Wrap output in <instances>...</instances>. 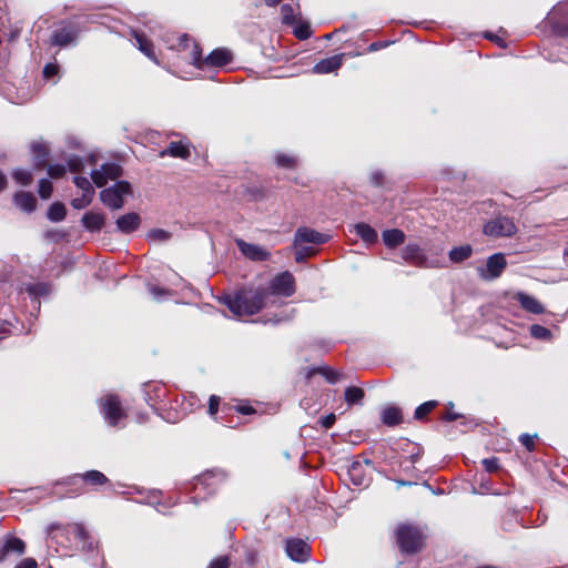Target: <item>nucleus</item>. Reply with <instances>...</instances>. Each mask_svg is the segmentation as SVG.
I'll return each instance as SVG.
<instances>
[{
	"label": "nucleus",
	"mask_w": 568,
	"mask_h": 568,
	"mask_svg": "<svg viewBox=\"0 0 568 568\" xmlns=\"http://www.w3.org/2000/svg\"><path fill=\"white\" fill-rule=\"evenodd\" d=\"M149 291L154 297H158L159 295L162 294V291L155 286H151Z\"/></svg>",
	"instance_id": "nucleus-55"
},
{
	"label": "nucleus",
	"mask_w": 568,
	"mask_h": 568,
	"mask_svg": "<svg viewBox=\"0 0 568 568\" xmlns=\"http://www.w3.org/2000/svg\"><path fill=\"white\" fill-rule=\"evenodd\" d=\"M387 45V42H373L369 47H368V51L371 52H374V51H377L382 48H385Z\"/></svg>",
	"instance_id": "nucleus-52"
},
{
	"label": "nucleus",
	"mask_w": 568,
	"mask_h": 568,
	"mask_svg": "<svg viewBox=\"0 0 568 568\" xmlns=\"http://www.w3.org/2000/svg\"><path fill=\"white\" fill-rule=\"evenodd\" d=\"M236 245L241 253L252 261H265L270 257V252L260 245L247 243L244 240H236Z\"/></svg>",
	"instance_id": "nucleus-12"
},
{
	"label": "nucleus",
	"mask_w": 568,
	"mask_h": 568,
	"mask_svg": "<svg viewBox=\"0 0 568 568\" xmlns=\"http://www.w3.org/2000/svg\"><path fill=\"white\" fill-rule=\"evenodd\" d=\"M312 252L308 250V248H305V250H298L296 253H295V260L296 262H302L305 256L307 254H311Z\"/></svg>",
	"instance_id": "nucleus-51"
},
{
	"label": "nucleus",
	"mask_w": 568,
	"mask_h": 568,
	"mask_svg": "<svg viewBox=\"0 0 568 568\" xmlns=\"http://www.w3.org/2000/svg\"><path fill=\"white\" fill-rule=\"evenodd\" d=\"M483 465L488 473H493L498 469V459L495 457L486 458L483 460Z\"/></svg>",
	"instance_id": "nucleus-43"
},
{
	"label": "nucleus",
	"mask_w": 568,
	"mask_h": 568,
	"mask_svg": "<svg viewBox=\"0 0 568 568\" xmlns=\"http://www.w3.org/2000/svg\"><path fill=\"white\" fill-rule=\"evenodd\" d=\"M102 413L111 426H115L124 416L120 400L114 395H106L101 399Z\"/></svg>",
	"instance_id": "nucleus-8"
},
{
	"label": "nucleus",
	"mask_w": 568,
	"mask_h": 568,
	"mask_svg": "<svg viewBox=\"0 0 568 568\" xmlns=\"http://www.w3.org/2000/svg\"><path fill=\"white\" fill-rule=\"evenodd\" d=\"M328 241V235L320 233L317 231L303 227L298 229L295 233V244L301 243H314V244H322Z\"/></svg>",
	"instance_id": "nucleus-14"
},
{
	"label": "nucleus",
	"mask_w": 568,
	"mask_h": 568,
	"mask_svg": "<svg viewBox=\"0 0 568 568\" xmlns=\"http://www.w3.org/2000/svg\"><path fill=\"white\" fill-rule=\"evenodd\" d=\"M31 151L34 154L37 165L44 164L48 154L47 145L43 142H33L31 144Z\"/></svg>",
	"instance_id": "nucleus-30"
},
{
	"label": "nucleus",
	"mask_w": 568,
	"mask_h": 568,
	"mask_svg": "<svg viewBox=\"0 0 568 568\" xmlns=\"http://www.w3.org/2000/svg\"><path fill=\"white\" fill-rule=\"evenodd\" d=\"M437 406L436 400H429L419 405L415 410V418L422 419Z\"/></svg>",
	"instance_id": "nucleus-36"
},
{
	"label": "nucleus",
	"mask_w": 568,
	"mask_h": 568,
	"mask_svg": "<svg viewBox=\"0 0 568 568\" xmlns=\"http://www.w3.org/2000/svg\"><path fill=\"white\" fill-rule=\"evenodd\" d=\"M74 184L81 190L82 194H91L94 195V189L91 182L83 176H75Z\"/></svg>",
	"instance_id": "nucleus-35"
},
{
	"label": "nucleus",
	"mask_w": 568,
	"mask_h": 568,
	"mask_svg": "<svg viewBox=\"0 0 568 568\" xmlns=\"http://www.w3.org/2000/svg\"><path fill=\"white\" fill-rule=\"evenodd\" d=\"M77 37L74 29L70 26H64L57 30L52 36V43L59 47L71 43Z\"/></svg>",
	"instance_id": "nucleus-19"
},
{
	"label": "nucleus",
	"mask_w": 568,
	"mask_h": 568,
	"mask_svg": "<svg viewBox=\"0 0 568 568\" xmlns=\"http://www.w3.org/2000/svg\"><path fill=\"white\" fill-rule=\"evenodd\" d=\"M59 67L54 63H49L43 68L44 78L49 79L55 74H58Z\"/></svg>",
	"instance_id": "nucleus-45"
},
{
	"label": "nucleus",
	"mask_w": 568,
	"mask_h": 568,
	"mask_svg": "<svg viewBox=\"0 0 568 568\" xmlns=\"http://www.w3.org/2000/svg\"><path fill=\"white\" fill-rule=\"evenodd\" d=\"M83 226L91 231H99L104 224V216L99 213L88 212L82 217Z\"/></svg>",
	"instance_id": "nucleus-24"
},
{
	"label": "nucleus",
	"mask_w": 568,
	"mask_h": 568,
	"mask_svg": "<svg viewBox=\"0 0 568 568\" xmlns=\"http://www.w3.org/2000/svg\"><path fill=\"white\" fill-rule=\"evenodd\" d=\"M275 161L278 166L287 169L294 168L296 164V159L287 154H277Z\"/></svg>",
	"instance_id": "nucleus-37"
},
{
	"label": "nucleus",
	"mask_w": 568,
	"mask_h": 568,
	"mask_svg": "<svg viewBox=\"0 0 568 568\" xmlns=\"http://www.w3.org/2000/svg\"><path fill=\"white\" fill-rule=\"evenodd\" d=\"M286 552L294 561L303 562L310 556V547L301 539H291L286 542Z\"/></svg>",
	"instance_id": "nucleus-13"
},
{
	"label": "nucleus",
	"mask_w": 568,
	"mask_h": 568,
	"mask_svg": "<svg viewBox=\"0 0 568 568\" xmlns=\"http://www.w3.org/2000/svg\"><path fill=\"white\" fill-rule=\"evenodd\" d=\"M515 297L525 311L531 314L545 313L544 305L536 297L528 295L524 292H518Z\"/></svg>",
	"instance_id": "nucleus-16"
},
{
	"label": "nucleus",
	"mask_w": 568,
	"mask_h": 568,
	"mask_svg": "<svg viewBox=\"0 0 568 568\" xmlns=\"http://www.w3.org/2000/svg\"><path fill=\"white\" fill-rule=\"evenodd\" d=\"M484 234L493 237H509L517 232L514 221L506 216H499L488 221L484 225Z\"/></svg>",
	"instance_id": "nucleus-7"
},
{
	"label": "nucleus",
	"mask_w": 568,
	"mask_h": 568,
	"mask_svg": "<svg viewBox=\"0 0 568 568\" xmlns=\"http://www.w3.org/2000/svg\"><path fill=\"white\" fill-rule=\"evenodd\" d=\"M357 468H358V467H357V465H354V466L352 467V469H351V475H352V476H353L354 471H356V470H357Z\"/></svg>",
	"instance_id": "nucleus-59"
},
{
	"label": "nucleus",
	"mask_w": 568,
	"mask_h": 568,
	"mask_svg": "<svg viewBox=\"0 0 568 568\" xmlns=\"http://www.w3.org/2000/svg\"><path fill=\"white\" fill-rule=\"evenodd\" d=\"M224 303L235 316L253 315L265 306L266 293L240 292L234 296H226Z\"/></svg>",
	"instance_id": "nucleus-1"
},
{
	"label": "nucleus",
	"mask_w": 568,
	"mask_h": 568,
	"mask_svg": "<svg viewBox=\"0 0 568 568\" xmlns=\"http://www.w3.org/2000/svg\"><path fill=\"white\" fill-rule=\"evenodd\" d=\"M131 193V186L125 181L115 182L112 186L101 191L100 197L103 204L118 210L124 204V197Z\"/></svg>",
	"instance_id": "nucleus-5"
},
{
	"label": "nucleus",
	"mask_w": 568,
	"mask_h": 568,
	"mask_svg": "<svg viewBox=\"0 0 568 568\" xmlns=\"http://www.w3.org/2000/svg\"><path fill=\"white\" fill-rule=\"evenodd\" d=\"M14 204L27 213L34 211L37 206V199L30 192H18L13 197Z\"/></svg>",
	"instance_id": "nucleus-17"
},
{
	"label": "nucleus",
	"mask_w": 568,
	"mask_h": 568,
	"mask_svg": "<svg viewBox=\"0 0 568 568\" xmlns=\"http://www.w3.org/2000/svg\"><path fill=\"white\" fill-rule=\"evenodd\" d=\"M7 184H8L7 176H6V174H3L0 171V192L3 191L7 187Z\"/></svg>",
	"instance_id": "nucleus-54"
},
{
	"label": "nucleus",
	"mask_w": 568,
	"mask_h": 568,
	"mask_svg": "<svg viewBox=\"0 0 568 568\" xmlns=\"http://www.w3.org/2000/svg\"><path fill=\"white\" fill-rule=\"evenodd\" d=\"M75 528H77V531H78V534L80 536H82L84 534V530H83V528L81 526L78 525Z\"/></svg>",
	"instance_id": "nucleus-58"
},
{
	"label": "nucleus",
	"mask_w": 568,
	"mask_h": 568,
	"mask_svg": "<svg viewBox=\"0 0 568 568\" xmlns=\"http://www.w3.org/2000/svg\"><path fill=\"white\" fill-rule=\"evenodd\" d=\"M134 39L136 41L139 50L143 52L148 58L153 60L155 63H158V60L153 52L152 43L143 34L140 33H135Z\"/></svg>",
	"instance_id": "nucleus-28"
},
{
	"label": "nucleus",
	"mask_w": 568,
	"mask_h": 568,
	"mask_svg": "<svg viewBox=\"0 0 568 568\" xmlns=\"http://www.w3.org/2000/svg\"><path fill=\"white\" fill-rule=\"evenodd\" d=\"M264 1H265L266 6H268V7H275L281 2V0H264Z\"/></svg>",
	"instance_id": "nucleus-57"
},
{
	"label": "nucleus",
	"mask_w": 568,
	"mask_h": 568,
	"mask_svg": "<svg viewBox=\"0 0 568 568\" xmlns=\"http://www.w3.org/2000/svg\"><path fill=\"white\" fill-rule=\"evenodd\" d=\"M364 397V390L358 387H348L345 390V400L348 405L359 404Z\"/></svg>",
	"instance_id": "nucleus-32"
},
{
	"label": "nucleus",
	"mask_w": 568,
	"mask_h": 568,
	"mask_svg": "<svg viewBox=\"0 0 568 568\" xmlns=\"http://www.w3.org/2000/svg\"><path fill=\"white\" fill-rule=\"evenodd\" d=\"M374 184L378 185L382 183L383 174L381 172H375L371 176Z\"/></svg>",
	"instance_id": "nucleus-53"
},
{
	"label": "nucleus",
	"mask_w": 568,
	"mask_h": 568,
	"mask_svg": "<svg viewBox=\"0 0 568 568\" xmlns=\"http://www.w3.org/2000/svg\"><path fill=\"white\" fill-rule=\"evenodd\" d=\"M72 479H81L83 483L92 486H101L108 483V478L99 470H90L82 475H75Z\"/></svg>",
	"instance_id": "nucleus-22"
},
{
	"label": "nucleus",
	"mask_w": 568,
	"mask_h": 568,
	"mask_svg": "<svg viewBox=\"0 0 568 568\" xmlns=\"http://www.w3.org/2000/svg\"><path fill=\"white\" fill-rule=\"evenodd\" d=\"M169 154L174 158L186 159L190 156L189 145L182 141L171 142L169 148L162 152V155Z\"/></svg>",
	"instance_id": "nucleus-26"
},
{
	"label": "nucleus",
	"mask_w": 568,
	"mask_h": 568,
	"mask_svg": "<svg viewBox=\"0 0 568 568\" xmlns=\"http://www.w3.org/2000/svg\"><path fill=\"white\" fill-rule=\"evenodd\" d=\"M519 440L528 450H532L534 449L535 443H534V437L532 436H530L528 434H523L519 437Z\"/></svg>",
	"instance_id": "nucleus-46"
},
{
	"label": "nucleus",
	"mask_w": 568,
	"mask_h": 568,
	"mask_svg": "<svg viewBox=\"0 0 568 568\" xmlns=\"http://www.w3.org/2000/svg\"><path fill=\"white\" fill-rule=\"evenodd\" d=\"M473 248L470 245H462L454 247L449 251V260L453 263H462L463 261L470 257Z\"/></svg>",
	"instance_id": "nucleus-27"
},
{
	"label": "nucleus",
	"mask_w": 568,
	"mask_h": 568,
	"mask_svg": "<svg viewBox=\"0 0 568 568\" xmlns=\"http://www.w3.org/2000/svg\"><path fill=\"white\" fill-rule=\"evenodd\" d=\"M122 175V169L116 163H105L99 170L91 172V179L98 187L104 186L109 181H114Z\"/></svg>",
	"instance_id": "nucleus-9"
},
{
	"label": "nucleus",
	"mask_w": 568,
	"mask_h": 568,
	"mask_svg": "<svg viewBox=\"0 0 568 568\" xmlns=\"http://www.w3.org/2000/svg\"><path fill=\"white\" fill-rule=\"evenodd\" d=\"M402 257L403 260L420 267L439 266L437 262L429 261L417 244H407L402 251Z\"/></svg>",
	"instance_id": "nucleus-11"
},
{
	"label": "nucleus",
	"mask_w": 568,
	"mask_h": 568,
	"mask_svg": "<svg viewBox=\"0 0 568 568\" xmlns=\"http://www.w3.org/2000/svg\"><path fill=\"white\" fill-rule=\"evenodd\" d=\"M506 264L505 255L501 253H496L488 257L485 267L478 268V273L484 280H494L501 275Z\"/></svg>",
	"instance_id": "nucleus-10"
},
{
	"label": "nucleus",
	"mask_w": 568,
	"mask_h": 568,
	"mask_svg": "<svg viewBox=\"0 0 568 568\" xmlns=\"http://www.w3.org/2000/svg\"><path fill=\"white\" fill-rule=\"evenodd\" d=\"M402 419V412L398 407L387 406L382 410V420L387 426L397 425Z\"/></svg>",
	"instance_id": "nucleus-25"
},
{
	"label": "nucleus",
	"mask_w": 568,
	"mask_h": 568,
	"mask_svg": "<svg viewBox=\"0 0 568 568\" xmlns=\"http://www.w3.org/2000/svg\"><path fill=\"white\" fill-rule=\"evenodd\" d=\"M459 417L458 414H455L454 412H447L445 418L448 420H455Z\"/></svg>",
	"instance_id": "nucleus-56"
},
{
	"label": "nucleus",
	"mask_w": 568,
	"mask_h": 568,
	"mask_svg": "<svg viewBox=\"0 0 568 568\" xmlns=\"http://www.w3.org/2000/svg\"><path fill=\"white\" fill-rule=\"evenodd\" d=\"M26 551V544L23 540L17 537H9L6 539L3 548L0 552V561L4 559L6 554L16 552L22 555Z\"/></svg>",
	"instance_id": "nucleus-20"
},
{
	"label": "nucleus",
	"mask_w": 568,
	"mask_h": 568,
	"mask_svg": "<svg viewBox=\"0 0 568 568\" xmlns=\"http://www.w3.org/2000/svg\"><path fill=\"white\" fill-rule=\"evenodd\" d=\"M68 165H69L70 171H73V172H79L84 169V164H83L82 160L77 156L69 159Z\"/></svg>",
	"instance_id": "nucleus-41"
},
{
	"label": "nucleus",
	"mask_w": 568,
	"mask_h": 568,
	"mask_svg": "<svg viewBox=\"0 0 568 568\" xmlns=\"http://www.w3.org/2000/svg\"><path fill=\"white\" fill-rule=\"evenodd\" d=\"M529 332H530V335L535 339H539V341L548 342V341H551L554 337L550 329H548L547 327H544L541 325H538V324L531 325L529 328Z\"/></svg>",
	"instance_id": "nucleus-29"
},
{
	"label": "nucleus",
	"mask_w": 568,
	"mask_h": 568,
	"mask_svg": "<svg viewBox=\"0 0 568 568\" xmlns=\"http://www.w3.org/2000/svg\"><path fill=\"white\" fill-rule=\"evenodd\" d=\"M148 237L154 243H162L169 241L171 239V234L165 230L155 229L148 234Z\"/></svg>",
	"instance_id": "nucleus-34"
},
{
	"label": "nucleus",
	"mask_w": 568,
	"mask_h": 568,
	"mask_svg": "<svg viewBox=\"0 0 568 568\" xmlns=\"http://www.w3.org/2000/svg\"><path fill=\"white\" fill-rule=\"evenodd\" d=\"M207 568H229L227 557H219L211 561Z\"/></svg>",
	"instance_id": "nucleus-44"
},
{
	"label": "nucleus",
	"mask_w": 568,
	"mask_h": 568,
	"mask_svg": "<svg viewBox=\"0 0 568 568\" xmlns=\"http://www.w3.org/2000/svg\"><path fill=\"white\" fill-rule=\"evenodd\" d=\"M236 410L244 415H250V414L254 413L253 407L250 405H239V406H236Z\"/></svg>",
	"instance_id": "nucleus-50"
},
{
	"label": "nucleus",
	"mask_w": 568,
	"mask_h": 568,
	"mask_svg": "<svg viewBox=\"0 0 568 568\" xmlns=\"http://www.w3.org/2000/svg\"><path fill=\"white\" fill-rule=\"evenodd\" d=\"M38 564L33 558H24L14 568H37Z\"/></svg>",
	"instance_id": "nucleus-48"
},
{
	"label": "nucleus",
	"mask_w": 568,
	"mask_h": 568,
	"mask_svg": "<svg viewBox=\"0 0 568 568\" xmlns=\"http://www.w3.org/2000/svg\"><path fill=\"white\" fill-rule=\"evenodd\" d=\"M397 544L403 552L412 554L423 547V531L415 526L400 525L396 529Z\"/></svg>",
	"instance_id": "nucleus-4"
},
{
	"label": "nucleus",
	"mask_w": 568,
	"mask_h": 568,
	"mask_svg": "<svg viewBox=\"0 0 568 568\" xmlns=\"http://www.w3.org/2000/svg\"><path fill=\"white\" fill-rule=\"evenodd\" d=\"M405 241V234L398 229L386 230L383 232V242L386 246L393 248Z\"/></svg>",
	"instance_id": "nucleus-23"
},
{
	"label": "nucleus",
	"mask_w": 568,
	"mask_h": 568,
	"mask_svg": "<svg viewBox=\"0 0 568 568\" xmlns=\"http://www.w3.org/2000/svg\"><path fill=\"white\" fill-rule=\"evenodd\" d=\"M355 233L368 245L377 242V232L366 223H357L354 225Z\"/></svg>",
	"instance_id": "nucleus-21"
},
{
	"label": "nucleus",
	"mask_w": 568,
	"mask_h": 568,
	"mask_svg": "<svg viewBox=\"0 0 568 568\" xmlns=\"http://www.w3.org/2000/svg\"><path fill=\"white\" fill-rule=\"evenodd\" d=\"M64 172L65 168L62 164H52L48 168V174L53 179L62 176Z\"/></svg>",
	"instance_id": "nucleus-40"
},
{
	"label": "nucleus",
	"mask_w": 568,
	"mask_h": 568,
	"mask_svg": "<svg viewBox=\"0 0 568 568\" xmlns=\"http://www.w3.org/2000/svg\"><path fill=\"white\" fill-rule=\"evenodd\" d=\"M38 192H39L40 197H42L44 200L49 199L52 194V183L47 179H42L39 182Z\"/></svg>",
	"instance_id": "nucleus-38"
},
{
	"label": "nucleus",
	"mask_w": 568,
	"mask_h": 568,
	"mask_svg": "<svg viewBox=\"0 0 568 568\" xmlns=\"http://www.w3.org/2000/svg\"><path fill=\"white\" fill-rule=\"evenodd\" d=\"M266 293V300L270 295L288 297L295 292V281L290 272H282L277 274L271 282L267 290L263 291Z\"/></svg>",
	"instance_id": "nucleus-6"
},
{
	"label": "nucleus",
	"mask_w": 568,
	"mask_h": 568,
	"mask_svg": "<svg viewBox=\"0 0 568 568\" xmlns=\"http://www.w3.org/2000/svg\"><path fill=\"white\" fill-rule=\"evenodd\" d=\"M49 568H52V567H49Z\"/></svg>",
	"instance_id": "nucleus-61"
},
{
	"label": "nucleus",
	"mask_w": 568,
	"mask_h": 568,
	"mask_svg": "<svg viewBox=\"0 0 568 568\" xmlns=\"http://www.w3.org/2000/svg\"><path fill=\"white\" fill-rule=\"evenodd\" d=\"M47 216L52 222H60L65 217V207L61 203L50 205Z\"/></svg>",
	"instance_id": "nucleus-31"
},
{
	"label": "nucleus",
	"mask_w": 568,
	"mask_h": 568,
	"mask_svg": "<svg viewBox=\"0 0 568 568\" xmlns=\"http://www.w3.org/2000/svg\"><path fill=\"white\" fill-rule=\"evenodd\" d=\"M93 195L91 194H82L80 197H75L72 200L71 204L74 209L81 210L88 206L92 201Z\"/></svg>",
	"instance_id": "nucleus-39"
},
{
	"label": "nucleus",
	"mask_w": 568,
	"mask_h": 568,
	"mask_svg": "<svg viewBox=\"0 0 568 568\" xmlns=\"http://www.w3.org/2000/svg\"><path fill=\"white\" fill-rule=\"evenodd\" d=\"M344 54H336L321 60L313 67V72L316 74H325L336 71L341 68Z\"/></svg>",
	"instance_id": "nucleus-15"
},
{
	"label": "nucleus",
	"mask_w": 568,
	"mask_h": 568,
	"mask_svg": "<svg viewBox=\"0 0 568 568\" xmlns=\"http://www.w3.org/2000/svg\"><path fill=\"white\" fill-rule=\"evenodd\" d=\"M321 373L326 377V379L334 384L338 381V373L334 372L333 369L328 368V367H324L321 369Z\"/></svg>",
	"instance_id": "nucleus-42"
},
{
	"label": "nucleus",
	"mask_w": 568,
	"mask_h": 568,
	"mask_svg": "<svg viewBox=\"0 0 568 568\" xmlns=\"http://www.w3.org/2000/svg\"><path fill=\"white\" fill-rule=\"evenodd\" d=\"M282 23L292 28L294 36L300 40H306L312 36L311 24L301 16L298 4L293 7L284 3L281 7Z\"/></svg>",
	"instance_id": "nucleus-3"
},
{
	"label": "nucleus",
	"mask_w": 568,
	"mask_h": 568,
	"mask_svg": "<svg viewBox=\"0 0 568 568\" xmlns=\"http://www.w3.org/2000/svg\"><path fill=\"white\" fill-rule=\"evenodd\" d=\"M192 43V50L190 52V59L193 64H195L199 68H202V63L214 65V67H223L232 61V54L226 49H215L212 51L204 62L201 61V51L199 49V45L190 39L187 36L181 37V43L180 45H183V48H187L189 44Z\"/></svg>",
	"instance_id": "nucleus-2"
},
{
	"label": "nucleus",
	"mask_w": 568,
	"mask_h": 568,
	"mask_svg": "<svg viewBox=\"0 0 568 568\" xmlns=\"http://www.w3.org/2000/svg\"><path fill=\"white\" fill-rule=\"evenodd\" d=\"M12 178L21 185H28L32 181V174L28 170L18 169L12 172Z\"/></svg>",
	"instance_id": "nucleus-33"
},
{
	"label": "nucleus",
	"mask_w": 568,
	"mask_h": 568,
	"mask_svg": "<svg viewBox=\"0 0 568 568\" xmlns=\"http://www.w3.org/2000/svg\"><path fill=\"white\" fill-rule=\"evenodd\" d=\"M140 222L136 213H128L116 220V226L123 233H131L139 227Z\"/></svg>",
	"instance_id": "nucleus-18"
},
{
	"label": "nucleus",
	"mask_w": 568,
	"mask_h": 568,
	"mask_svg": "<svg viewBox=\"0 0 568 568\" xmlns=\"http://www.w3.org/2000/svg\"><path fill=\"white\" fill-rule=\"evenodd\" d=\"M220 398L217 396L212 395L209 400V413L210 415H214L219 408Z\"/></svg>",
	"instance_id": "nucleus-47"
},
{
	"label": "nucleus",
	"mask_w": 568,
	"mask_h": 568,
	"mask_svg": "<svg viewBox=\"0 0 568 568\" xmlns=\"http://www.w3.org/2000/svg\"><path fill=\"white\" fill-rule=\"evenodd\" d=\"M335 419H336L335 415L329 414L321 419V424L325 428H331L334 425Z\"/></svg>",
	"instance_id": "nucleus-49"
},
{
	"label": "nucleus",
	"mask_w": 568,
	"mask_h": 568,
	"mask_svg": "<svg viewBox=\"0 0 568 568\" xmlns=\"http://www.w3.org/2000/svg\"><path fill=\"white\" fill-rule=\"evenodd\" d=\"M398 484H399V485H402V486H404V485H408V483L403 481V480L398 481Z\"/></svg>",
	"instance_id": "nucleus-60"
}]
</instances>
